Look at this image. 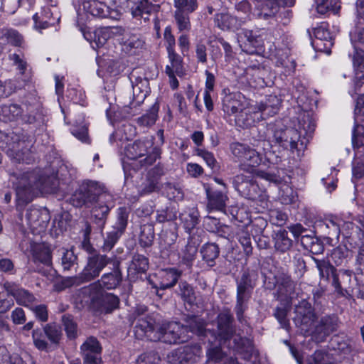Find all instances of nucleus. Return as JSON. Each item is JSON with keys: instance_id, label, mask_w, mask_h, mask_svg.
<instances>
[{"instance_id": "1", "label": "nucleus", "mask_w": 364, "mask_h": 364, "mask_svg": "<svg viewBox=\"0 0 364 364\" xmlns=\"http://www.w3.org/2000/svg\"><path fill=\"white\" fill-rule=\"evenodd\" d=\"M134 333L139 339L146 338L151 341H161L168 344L184 343L190 338L188 330L183 325L178 322L157 325L151 316L138 318Z\"/></svg>"}, {"instance_id": "2", "label": "nucleus", "mask_w": 364, "mask_h": 364, "mask_svg": "<svg viewBox=\"0 0 364 364\" xmlns=\"http://www.w3.org/2000/svg\"><path fill=\"white\" fill-rule=\"evenodd\" d=\"M216 331L211 333L218 340L220 344H225L232 340L233 348L240 352H245L244 358L249 360L253 352L251 341L236 333L234 317L230 309H224L218 314L215 321Z\"/></svg>"}, {"instance_id": "3", "label": "nucleus", "mask_w": 364, "mask_h": 364, "mask_svg": "<svg viewBox=\"0 0 364 364\" xmlns=\"http://www.w3.org/2000/svg\"><path fill=\"white\" fill-rule=\"evenodd\" d=\"M316 128V124L309 112L304 113L299 119V130L294 128L276 129L273 138L277 144L286 149L301 151L305 148V142L301 136L311 137Z\"/></svg>"}, {"instance_id": "4", "label": "nucleus", "mask_w": 364, "mask_h": 364, "mask_svg": "<svg viewBox=\"0 0 364 364\" xmlns=\"http://www.w3.org/2000/svg\"><path fill=\"white\" fill-rule=\"evenodd\" d=\"M53 178H45L38 176L34 171L26 172L18 178L16 187V207H23L33 200L36 191H48L49 186L47 181Z\"/></svg>"}, {"instance_id": "5", "label": "nucleus", "mask_w": 364, "mask_h": 364, "mask_svg": "<svg viewBox=\"0 0 364 364\" xmlns=\"http://www.w3.org/2000/svg\"><path fill=\"white\" fill-rule=\"evenodd\" d=\"M125 154L127 158L140 160L141 166H151L161 157V149L154 146V137H145L136 140L134 143L127 146Z\"/></svg>"}, {"instance_id": "6", "label": "nucleus", "mask_w": 364, "mask_h": 364, "mask_svg": "<svg viewBox=\"0 0 364 364\" xmlns=\"http://www.w3.org/2000/svg\"><path fill=\"white\" fill-rule=\"evenodd\" d=\"M257 279V274L254 270L245 269L241 278L237 282V301L235 311L239 322L244 321V312L247 303L251 297L252 289Z\"/></svg>"}, {"instance_id": "7", "label": "nucleus", "mask_w": 364, "mask_h": 364, "mask_svg": "<svg viewBox=\"0 0 364 364\" xmlns=\"http://www.w3.org/2000/svg\"><path fill=\"white\" fill-rule=\"evenodd\" d=\"M230 150L235 161L240 163L239 168L247 173H252L255 167L261 163L258 151L247 144L232 142L230 144Z\"/></svg>"}, {"instance_id": "8", "label": "nucleus", "mask_w": 364, "mask_h": 364, "mask_svg": "<svg viewBox=\"0 0 364 364\" xmlns=\"http://www.w3.org/2000/svg\"><path fill=\"white\" fill-rule=\"evenodd\" d=\"M103 187L96 181L83 182L70 198V203L77 208L90 207L104 194Z\"/></svg>"}, {"instance_id": "9", "label": "nucleus", "mask_w": 364, "mask_h": 364, "mask_svg": "<svg viewBox=\"0 0 364 364\" xmlns=\"http://www.w3.org/2000/svg\"><path fill=\"white\" fill-rule=\"evenodd\" d=\"M81 6L86 12L100 18L117 19L122 14L121 9L115 6V1H109V4H107L105 1H82L79 5L80 8Z\"/></svg>"}, {"instance_id": "10", "label": "nucleus", "mask_w": 364, "mask_h": 364, "mask_svg": "<svg viewBox=\"0 0 364 364\" xmlns=\"http://www.w3.org/2000/svg\"><path fill=\"white\" fill-rule=\"evenodd\" d=\"M110 262L111 259L105 255H89L87 258L86 265L80 273L82 282H88L98 277L103 269Z\"/></svg>"}, {"instance_id": "11", "label": "nucleus", "mask_w": 364, "mask_h": 364, "mask_svg": "<svg viewBox=\"0 0 364 364\" xmlns=\"http://www.w3.org/2000/svg\"><path fill=\"white\" fill-rule=\"evenodd\" d=\"M296 316L294 318L295 324L305 333L311 335L315 326L316 315L310 304L302 301L295 308Z\"/></svg>"}, {"instance_id": "12", "label": "nucleus", "mask_w": 364, "mask_h": 364, "mask_svg": "<svg viewBox=\"0 0 364 364\" xmlns=\"http://www.w3.org/2000/svg\"><path fill=\"white\" fill-rule=\"evenodd\" d=\"M340 321L335 314L326 315L321 318L311 331V336L318 343L323 342L328 336L339 328Z\"/></svg>"}, {"instance_id": "13", "label": "nucleus", "mask_w": 364, "mask_h": 364, "mask_svg": "<svg viewBox=\"0 0 364 364\" xmlns=\"http://www.w3.org/2000/svg\"><path fill=\"white\" fill-rule=\"evenodd\" d=\"M110 196L104 193L94 203L92 209V218L93 223L97 226L98 229L102 232L107 223V216L111 208L113 207L112 201H109Z\"/></svg>"}, {"instance_id": "14", "label": "nucleus", "mask_w": 364, "mask_h": 364, "mask_svg": "<svg viewBox=\"0 0 364 364\" xmlns=\"http://www.w3.org/2000/svg\"><path fill=\"white\" fill-rule=\"evenodd\" d=\"M232 184L242 197L252 200H257L259 188L253 181L252 175L237 174L232 178Z\"/></svg>"}, {"instance_id": "15", "label": "nucleus", "mask_w": 364, "mask_h": 364, "mask_svg": "<svg viewBox=\"0 0 364 364\" xmlns=\"http://www.w3.org/2000/svg\"><path fill=\"white\" fill-rule=\"evenodd\" d=\"M88 294L92 305L101 313L109 314L117 309L119 305V299L111 293L85 292Z\"/></svg>"}, {"instance_id": "16", "label": "nucleus", "mask_w": 364, "mask_h": 364, "mask_svg": "<svg viewBox=\"0 0 364 364\" xmlns=\"http://www.w3.org/2000/svg\"><path fill=\"white\" fill-rule=\"evenodd\" d=\"M25 217L27 225L33 231H41L45 229L50 219L47 208H38L34 206H31L26 210Z\"/></svg>"}, {"instance_id": "17", "label": "nucleus", "mask_w": 364, "mask_h": 364, "mask_svg": "<svg viewBox=\"0 0 364 364\" xmlns=\"http://www.w3.org/2000/svg\"><path fill=\"white\" fill-rule=\"evenodd\" d=\"M84 364H100L102 348L98 340L90 336L80 346Z\"/></svg>"}, {"instance_id": "18", "label": "nucleus", "mask_w": 364, "mask_h": 364, "mask_svg": "<svg viewBox=\"0 0 364 364\" xmlns=\"http://www.w3.org/2000/svg\"><path fill=\"white\" fill-rule=\"evenodd\" d=\"M121 281L122 274L118 271L104 274L97 282L84 287L83 291L100 293V291H103V289H114L119 285Z\"/></svg>"}, {"instance_id": "19", "label": "nucleus", "mask_w": 364, "mask_h": 364, "mask_svg": "<svg viewBox=\"0 0 364 364\" xmlns=\"http://www.w3.org/2000/svg\"><path fill=\"white\" fill-rule=\"evenodd\" d=\"M4 287L9 295L12 296L18 305L30 308L36 301L35 296L29 291L18 288L14 284L6 282Z\"/></svg>"}, {"instance_id": "20", "label": "nucleus", "mask_w": 364, "mask_h": 364, "mask_svg": "<svg viewBox=\"0 0 364 364\" xmlns=\"http://www.w3.org/2000/svg\"><path fill=\"white\" fill-rule=\"evenodd\" d=\"M321 278L329 279L332 277V285L338 293H342L340 277L337 275L336 269L328 260L314 258Z\"/></svg>"}, {"instance_id": "21", "label": "nucleus", "mask_w": 364, "mask_h": 364, "mask_svg": "<svg viewBox=\"0 0 364 364\" xmlns=\"http://www.w3.org/2000/svg\"><path fill=\"white\" fill-rule=\"evenodd\" d=\"M119 35L122 36L121 46L122 51L125 53L135 55L143 48L144 41L139 35L126 31L124 29Z\"/></svg>"}, {"instance_id": "22", "label": "nucleus", "mask_w": 364, "mask_h": 364, "mask_svg": "<svg viewBox=\"0 0 364 364\" xmlns=\"http://www.w3.org/2000/svg\"><path fill=\"white\" fill-rule=\"evenodd\" d=\"M314 34L315 40L312 43L313 45L318 50L329 54L333 46L332 36L329 31L325 26H321L314 29Z\"/></svg>"}, {"instance_id": "23", "label": "nucleus", "mask_w": 364, "mask_h": 364, "mask_svg": "<svg viewBox=\"0 0 364 364\" xmlns=\"http://www.w3.org/2000/svg\"><path fill=\"white\" fill-rule=\"evenodd\" d=\"M32 261L37 265L43 264L45 267L52 266L51 250L45 244H35L31 249Z\"/></svg>"}, {"instance_id": "24", "label": "nucleus", "mask_w": 364, "mask_h": 364, "mask_svg": "<svg viewBox=\"0 0 364 364\" xmlns=\"http://www.w3.org/2000/svg\"><path fill=\"white\" fill-rule=\"evenodd\" d=\"M278 286L277 294L280 297H291L295 289V282L291 277L285 273H281L274 277Z\"/></svg>"}, {"instance_id": "25", "label": "nucleus", "mask_w": 364, "mask_h": 364, "mask_svg": "<svg viewBox=\"0 0 364 364\" xmlns=\"http://www.w3.org/2000/svg\"><path fill=\"white\" fill-rule=\"evenodd\" d=\"M179 219L185 231L190 234L199 223L200 214L197 208H188L180 213Z\"/></svg>"}, {"instance_id": "26", "label": "nucleus", "mask_w": 364, "mask_h": 364, "mask_svg": "<svg viewBox=\"0 0 364 364\" xmlns=\"http://www.w3.org/2000/svg\"><path fill=\"white\" fill-rule=\"evenodd\" d=\"M240 94L232 93L227 95L223 100V110L228 115L239 114L243 109L242 102L239 99Z\"/></svg>"}, {"instance_id": "27", "label": "nucleus", "mask_w": 364, "mask_h": 364, "mask_svg": "<svg viewBox=\"0 0 364 364\" xmlns=\"http://www.w3.org/2000/svg\"><path fill=\"white\" fill-rule=\"evenodd\" d=\"M208 198V207L210 209L217 210H223L225 205L228 198L225 193L221 191L213 190L211 188L206 189Z\"/></svg>"}, {"instance_id": "28", "label": "nucleus", "mask_w": 364, "mask_h": 364, "mask_svg": "<svg viewBox=\"0 0 364 364\" xmlns=\"http://www.w3.org/2000/svg\"><path fill=\"white\" fill-rule=\"evenodd\" d=\"M25 141L16 139L8 144L6 154L9 158L16 162L24 161V155L28 149L25 146Z\"/></svg>"}, {"instance_id": "29", "label": "nucleus", "mask_w": 364, "mask_h": 364, "mask_svg": "<svg viewBox=\"0 0 364 364\" xmlns=\"http://www.w3.org/2000/svg\"><path fill=\"white\" fill-rule=\"evenodd\" d=\"M124 31L121 27H105L95 31V43L97 47L104 46L106 42L114 36L119 35Z\"/></svg>"}, {"instance_id": "30", "label": "nucleus", "mask_w": 364, "mask_h": 364, "mask_svg": "<svg viewBox=\"0 0 364 364\" xmlns=\"http://www.w3.org/2000/svg\"><path fill=\"white\" fill-rule=\"evenodd\" d=\"M272 238L274 248L278 252H286L292 247L293 241L289 238L288 232L286 230H279L275 232Z\"/></svg>"}, {"instance_id": "31", "label": "nucleus", "mask_w": 364, "mask_h": 364, "mask_svg": "<svg viewBox=\"0 0 364 364\" xmlns=\"http://www.w3.org/2000/svg\"><path fill=\"white\" fill-rule=\"evenodd\" d=\"M161 281L159 287L161 289H169L175 286L182 274V272L176 268H168L161 270Z\"/></svg>"}, {"instance_id": "32", "label": "nucleus", "mask_w": 364, "mask_h": 364, "mask_svg": "<svg viewBox=\"0 0 364 364\" xmlns=\"http://www.w3.org/2000/svg\"><path fill=\"white\" fill-rule=\"evenodd\" d=\"M205 326L206 323L203 319L198 316L188 317L186 319V324L183 325L188 330V333H192L198 336H206L208 333H211L210 331H207Z\"/></svg>"}, {"instance_id": "33", "label": "nucleus", "mask_w": 364, "mask_h": 364, "mask_svg": "<svg viewBox=\"0 0 364 364\" xmlns=\"http://www.w3.org/2000/svg\"><path fill=\"white\" fill-rule=\"evenodd\" d=\"M257 15L264 19L274 17L279 11L277 1H257Z\"/></svg>"}, {"instance_id": "34", "label": "nucleus", "mask_w": 364, "mask_h": 364, "mask_svg": "<svg viewBox=\"0 0 364 364\" xmlns=\"http://www.w3.org/2000/svg\"><path fill=\"white\" fill-rule=\"evenodd\" d=\"M132 5L129 6L131 14L134 18L144 19L147 18L151 12L154 10V5L150 1H131Z\"/></svg>"}, {"instance_id": "35", "label": "nucleus", "mask_w": 364, "mask_h": 364, "mask_svg": "<svg viewBox=\"0 0 364 364\" xmlns=\"http://www.w3.org/2000/svg\"><path fill=\"white\" fill-rule=\"evenodd\" d=\"M203 260L209 266L215 264V259L219 257L220 248L215 243H206L200 250Z\"/></svg>"}, {"instance_id": "36", "label": "nucleus", "mask_w": 364, "mask_h": 364, "mask_svg": "<svg viewBox=\"0 0 364 364\" xmlns=\"http://www.w3.org/2000/svg\"><path fill=\"white\" fill-rule=\"evenodd\" d=\"M58 254L63 271H69L77 266V257L72 250L61 248L58 250Z\"/></svg>"}, {"instance_id": "37", "label": "nucleus", "mask_w": 364, "mask_h": 364, "mask_svg": "<svg viewBox=\"0 0 364 364\" xmlns=\"http://www.w3.org/2000/svg\"><path fill=\"white\" fill-rule=\"evenodd\" d=\"M149 269L148 259L139 254L134 255L128 267L130 274L145 273Z\"/></svg>"}, {"instance_id": "38", "label": "nucleus", "mask_w": 364, "mask_h": 364, "mask_svg": "<svg viewBox=\"0 0 364 364\" xmlns=\"http://www.w3.org/2000/svg\"><path fill=\"white\" fill-rule=\"evenodd\" d=\"M155 237L154 225L146 223L141 226L139 243L143 247H151Z\"/></svg>"}, {"instance_id": "39", "label": "nucleus", "mask_w": 364, "mask_h": 364, "mask_svg": "<svg viewBox=\"0 0 364 364\" xmlns=\"http://www.w3.org/2000/svg\"><path fill=\"white\" fill-rule=\"evenodd\" d=\"M24 108L17 104L4 105L1 106L3 121H14L20 118Z\"/></svg>"}, {"instance_id": "40", "label": "nucleus", "mask_w": 364, "mask_h": 364, "mask_svg": "<svg viewBox=\"0 0 364 364\" xmlns=\"http://www.w3.org/2000/svg\"><path fill=\"white\" fill-rule=\"evenodd\" d=\"M178 295L183 301L191 305L196 301V296L193 286L186 281H181L178 285Z\"/></svg>"}, {"instance_id": "41", "label": "nucleus", "mask_w": 364, "mask_h": 364, "mask_svg": "<svg viewBox=\"0 0 364 364\" xmlns=\"http://www.w3.org/2000/svg\"><path fill=\"white\" fill-rule=\"evenodd\" d=\"M207 356L209 360L213 361L215 364H230V359L235 360L238 364L236 358L226 356L219 346L210 348L207 351Z\"/></svg>"}, {"instance_id": "42", "label": "nucleus", "mask_w": 364, "mask_h": 364, "mask_svg": "<svg viewBox=\"0 0 364 364\" xmlns=\"http://www.w3.org/2000/svg\"><path fill=\"white\" fill-rule=\"evenodd\" d=\"M167 53L170 64L167 65L166 68L168 67L173 72L176 73V75L178 76L183 75L184 70L182 58L175 50Z\"/></svg>"}, {"instance_id": "43", "label": "nucleus", "mask_w": 364, "mask_h": 364, "mask_svg": "<svg viewBox=\"0 0 364 364\" xmlns=\"http://www.w3.org/2000/svg\"><path fill=\"white\" fill-rule=\"evenodd\" d=\"M218 26L223 30H234L237 28V20L228 14H218L216 15Z\"/></svg>"}, {"instance_id": "44", "label": "nucleus", "mask_w": 364, "mask_h": 364, "mask_svg": "<svg viewBox=\"0 0 364 364\" xmlns=\"http://www.w3.org/2000/svg\"><path fill=\"white\" fill-rule=\"evenodd\" d=\"M198 245L193 242L191 239L188 240L181 252V258L184 264L190 265L194 260L198 252Z\"/></svg>"}, {"instance_id": "45", "label": "nucleus", "mask_w": 364, "mask_h": 364, "mask_svg": "<svg viewBox=\"0 0 364 364\" xmlns=\"http://www.w3.org/2000/svg\"><path fill=\"white\" fill-rule=\"evenodd\" d=\"M124 233L116 229H112L107 232L106 237L104 239V243L102 249L104 252H109L118 242L119 238Z\"/></svg>"}, {"instance_id": "46", "label": "nucleus", "mask_w": 364, "mask_h": 364, "mask_svg": "<svg viewBox=\"0 0 364 364\" xmlns=\"http://www.w3.org/2000/svg\"><path fill=\"white\" fill-rule=\"evenodd\" d=\"M148 82L141 81L133 85V95L135 104L139 105L142 103L148 95Z\"/></svg>"}, {"instance_id": "47", "label": "nucleus", "mask_w": 364, "mask_h": 364, "mask_svg": "<svg viewBox=\"0 0 364 364\" xmlns=\"http://www.w3.org/2000/svg\"><path fill=\"white\" fill-rule=\"evenodd\" d=\"M256 113L250 112L247 109H243L239 114L235 115V122L241 127H248L255 123V115Z\"/></svg>"}, {"instance_id": "48", "label": "nucleus", "mask_w": 364, "mask_h": 364, "mask_svg": "<svg viewBox=\"0 0 364 364\" xmlns=\"http://www.w3.org/2000/svg\"><path fill=\"white\" fill-rule=\"evenodd\" d=\"M129 211L125 207H120L117 209V219L114 225L112 227L124 233L128 224Z\"/></svg>"}, {"instance_id": "49", "label": "nucleus", "mask_w": 364, "mask_h": 364, "mask_svg": "<svg viewBox=\"0 0 364 364\" xmlns=\"http://www.w3.org/2000/svg\"><path fill=\"white\" fill-rule=\"evenodd\" d=\"M177 218V213L175 208L167 207L156 211V220L159 223L174 221Z\"/></svg>"}, {"instance_id": "50", "label": "nucleus", "mask_w": 364, "mask_h": 364, "mask_svg": "<svg viewBox=\"0 0 364 364\" xmlns=\"http://www.w3.org/2000/svg\"><path fill=\"white\" fill-rule=\"evenodd\" d=\"M245 37L247 41L252 45L255 48H258L259 50H262V49L264 46V36L266 37L267 33L265 32H262L261 34L256 35L253 34L252 31L245 30L244 31Z\"/></svg>"}, {"instance_id": "51", "label": "nucleus", "mask_w": 364, "mask_h": 364, "mask_svg": "<svg viewBox=\"0 0 364 364\" xmlns=\"http://www.w3.org/2000/svg\"><path fill=\"white\" fill-rule=\"evenodd\" d=\"M44 332L48 338L53 343H58L61 338L62 332L59 326L55 323H49L44 327Z\"/></svg>"}, {"instance_id": "52", "label": "nucleus", "mask_w": 364, "mask_h": 364, "mask_svg": "<svg viewBox=\"0 0 364 364\" xmlns=\"http://www.w3.org/2000/svg\"><path fill=\"white\" fill-rule=\"evenodd\" d=\"M300 242L304 249L313 253H316L320 249H322V247L318 242L317 238L311 235H301Z\"/></svg>"}, {"instance_id": "53", "label": "nucleus", "mask_w": 364, "mask_h": 364, "mask_svg": "<svg viewBox=\"0 0 364 364\" xmlns=\"http://www.w3.org/2000/svg\"><path fill=\"white\" fill-rule=\"evenodd\" d=\"M82 283L85 282H82V278H80V274H79L75 277H68L63 279L60 282L55 284V288L57 291H60L73 286H79Z\"/></svg>"}, {"instance_id": "54", "label": "nucleus", "mask_w": 364, "mask_h": 364, "mask_svg": "<svg viewBox=\"0 0 364 364\" xmlns=\"http://www.w3.org/2000/svg\"><path fill=\"white\" fill-rule=\"evenodd\" d=\"M62 321L68 337L70 338H75L77 335V328L73 317L70 315H64L62 318Z\"/></svg>"}, {"instance_id": "55", "label": "nucleus", "mask_w": 364, "mask_h": 364, "mask_svg": "<svg viewBox=\"0 0 364 364\" xmlns=\"http://www.w3.org/2000/svg\"><path fill=\"white\" fill-rule=\"evenodd\" d=\"M72 134L84 143H89L87 127L82 122L80 125L74 124L71 128Z\"/></svg>"}, {"instance_id": "56", "label": "nucleus", "mask_w": 364, "mask_h": 364, "mask_svg": "<svg viewBox=\"0 0 364 364\" xmlns=\"http://www.w3.org/2000/svg\"><path fill=\"white\" fill-rule=\"evenodd\" d=\"M159 111V105H154L151 109L144 115L139 118V122L144 126L153 125L157 119Z\"/></svg>"}, {"instance_id": "57", "label": "nucleus", "mask_w": 364, "mask_h": 364, "mask_svg": "<svg viewBox=\"0 0 364 364\" xmlns=\"http://www.w3.org/2000/svg\"><path fill=\"white\" fill-rule=\"evenodd\" d=\"M174 17L179 31H190L191 23L187 14L181 13L180 11H176Z\"/></svg>"}, {"instance_id": "58", "label": "nucleus", "mask_w": 364, "mask_h": 364, "mask_svg": "<svg viewBox=\"0 0 364 364\" xmlns=\"http://www.w3.org/2000/svg\"><path fill=\"white\" fill-rule=\"evenodd\" d=\"M197 156L201 157L206 164L211 168L214 169L217 166V161L213 153L203 149L197 148L195 150Z\"/></svg>"}, {"instance_id": "59", "label": "nucleus", "mask_w": 364, "mask_h": 364, "mask_svg": "<svg viewBox=\"0 0 364 364\" xmlns=\"http://www.w3.org/2000/svg\"><path fill=\"white\" fill-rule=\"evenodd\" d=\"M159 361L160 357L158 353L151 351L140 355L136 361V364H159Z\"/></svg>"}, {"instance_id": "60", "label": "nucleus", "mask_w": 364, "mask_h": 364, "mask_svg": "<svg viewBox=\"0 0 364 364\" xmlns=\"http://www.w3.org/2000/svg\"><path fill=\"white\" fill-rule=\"evenodd\" d=\"M281 104V100L276 95L268 96L265 104H262L259 106V110L263 112H265L268 108H271L272 113L275 114Z\"/></svg>"}, {"instance_id": "61", "label": "nucleus", "mask_w": 364, "mask_h": 364, "mask_svg": "<svg viewBox=\"0 0 364 364\" xmlns=\"http://www.w3.org/2000/svg\"><path fill=\"white\" fill-rule=\"evenodd\" d=\"M4 36L9 43L16 46H20L23 42L22 36L17 31L11 28L4 30Z\"/></svg>"}, {"instance_id": "62", "label": "nucleus", "mask_w": 364, "mask_h": 364, "mask_svg": "<svg viewBox=\"0 0 364 364\" xmlns=\"http://www.w3.org/2000/svg\"><path fill=\"white\" fill-rule=\"evenodd\" d=\"M238 241L243 247L244 251L247 255H250L252 252L251 245V237L250 234L245 231H241L237 234Z\"/></svg>"}, {"instance_id": "63", "label": "nucleus", "mask_w": 364, "mask_h": 364, "mask_svg": "<svg viewBox=\"0 0 364 364\" xmlns=\"http://www.w3.org/2000/svg\"><path fill=\"white\" fill-rule=\"evenodd\" d=\"M288 309L285 306L277 307L274 315L278 320L283 328H287L289 326V320L287 319Z\"/></svg>"}, {"instance_id": "64", "label": "nucleus", "mask_w": 364, "mask_h": 364, "mask_svg": "<svg viewBox=\"0 0 364 364\" xmlns=\"http://www.w3.org/2000/svg\"><path fill=\"white\" fill-rule=\"evenodd\" d=\"M308 364H333L330 358L325 352L318 350L313 355L312 359Z\"/></svg>"}]
</instances>
